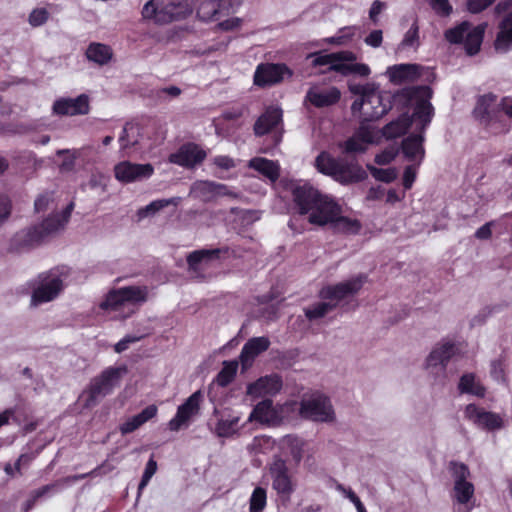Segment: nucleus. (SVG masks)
Here are the masks:
<instances>
[{"label":"nucleus","instance_id":"f257e3e1","mask_svg":"<svg viewBox=\"0 0 512 512\" xmlns=\"http://www.w3.org/2000/svg\"><path fill=\"white\" fill-rule=\"evenodd\" d=\"M407 94L413 106L412 123L417 133L404 139L402 151L407 160L420 166L425 155L423 133L434 117V107L430 102L432 91L427 86H420L409 90Z\"/></svg>","mask_w":512,"mask_h":512},{"label":"nucleus","instance_id":"f03ea898","mask_svg":"<svg viewBox=\"0 0 512 512\" xmlns=\"http://www.w3.org/2000/svg\"><path fill=\"white\" fill-rule=\"evenodd\" d=\"M292 196L296 210L300 215H305L310 224L330 225L341 213V206L333 197L322 194L308 184L294 186Z\"/></svg>","mask_w":512,"mask_h":512},{"label":"nucleus","instance_id":"7ed1b4c3","mask_svg":"<svg viewBox=\"0 0 512 512\" xmlns=\"http://www.w3.org/2000/svg\"><path fill=\"white\" fill-rule=\"evenodd\" d=\"M452 488L450 499L456 512H471L476 507L475 485L469 467L460 462L450 463Z\"/></svg>","mask_w":512,"mask_h":512},{"label":"nucleus","instance_id":"20e7f679","mask_svg":"<svg viewBox=\"0 0 512 512\" xmlns=\"http://www.w3.org/2000/svg\"><path fill=\"white\" fill-rule=\"evenodd\" d=\"M147 299V287L127 286L109 291L100 307L103 310L116 313V316L120 318H127Z\"/></svg>","mask_w":512,"mask_h":512},{"label":"nucleus","instance_id":"39448f33","mask_svg":"<svg viewBox=\"0 0 512 512\" xmlns=\"http://www.w3.org/2000/svg\"><path fill=\"white\" fill-rule=\"evenodd\" d=\"M192 11L191 0H148L143 5L141 16L155 24H169L186 18Z\"/></svg>","mask_w":512,"mask_h":512},{"label":"nucleus","instance_id":"423d86ee","mask_svg":"<svg viewBox=\"0 0 512 512\" xmlns=\"http://www.w3.org/2000/svg\"><path fill=\"white\" fill-rule=\"evenodd\" d=\"M350 91L359 95V99L352 104V111L360 112L361 116L367 121L382 117L390 108L387 97L381 93L375 84L351 85Z\"/></svg>","mask_w":512,"mask_h":512},{"label":"nucleus","instance_id":"0eeeda50","mask_svg":"<svg viewBox=\"0 0 512 512\" xmlns=\"http://www.w3.org/2000/svg\"><path fill=\"white\" fill-rule=\"evenodd\" d=\"M68 277L67 269H52L41 273L31 281L30 306L37 307L41 304L55 300L64 288Z\"/></svg>","mask_w":512,"mask_h":512},{"label":"nucleus","instance_id":"6e6552de","mask_svg":"<svg viewBox=\"0 0 512 512\" xmlns=\"http://www.w3.org/2000/svg\"><path fill=\"white\" fill-rule=\"evenodd\" d=\"M317 170L334 180L349 184L362 181L366 178L365 170L357 164H346L332 158L328 153L322 152L315 160Z\"/></svg>","mask_w":512,"mask_h":512},{"label":"nucleus","instance_id":"1a4fd4ad","mask_svg":"<svg viewBox=\"0 0 512 512\" xmlns=\"http://www.w3.org/2000/svg\"><path fill=\"white\" fill-rule=\"evenodd\" d=\"M299 414L302 418L314 422L331 423L336 419L331 400L319 392L303 396L300 401Z\"/></svg>","mask_w":512,"mask_h":512},{"label":"nucleus","instance_id":"9d476101","mask_svg":"<svg viewBox=\"0 0 512 512\" xmlns=\"http://www.w3.org/2000/svg\"><path fill=\"white\" fill-rule=\"evenodd\" d=\"M70 212H63L55 214L47 218L40 226L31 229L23 230L17 233L14 237V242L18 247L26 248L32 247L45 238V236L58 231L63 228L68 222Z\"/></svg>","mask_w":512,"mask_h":512},{"label":"nucleus","instance_id":"9b49d317","mask_svg":"<svg viewBox=\"0 0 512 512\" xmlns=\"http://www.w3.org/2000/svg\"><path fill=\"white\" fill-rule=\"evenodd\" d=\"M127 372L126 367H109L100 376L93 379L89 389L83 393L84 406L90 408L98 402L99 398L112 392L119 385L122 376Z\"/></svg>","mask_w":512,"mask_h":512},{"label":"nucleus","instance_id":"f8f14e48","mask_svg":"<svg viewBox=\"0 0 512 512\" xmlns=\"http://www.w3.org/2000/svg\"><path fill=\"white\" fill-rule=\"evenodd\" d=\"M486 24L472 26L469 22L464 21L461 24L448 29L445 32V38L452 44H463L468 55H475L479 52Z\"/></svg>","mask_w":512,"mask_h":512},{"label":"nucleus","instance_id":"ddd939ff","mask_svg":"<svg viewBox=\"0 0 512 512\" xmlns=\"http://www.w3.org/2000/svg\"><path fill=\"white\" fill-rule=\"evenodd\" d=\"M459 352L458 345L451 340H442L430 351L424 361V369L436 380L444 379L449 361Z\"/></svg>","mask_w":512,"mask_h":512},{"label":"nucleus","instance_id":"4468645a","mask_svg":"<svg viewBox=\"0 0 512 512\" xmlns=\"http://www.w3.org/2000/svg\"><path fill=\"white\" fill-rule=\"evenodd\" d=\"M366 281L367 276L365 274H358L336 285L324 287L320 292V297L338 304L341 300L357 294Z\"/></svg>","mask_w":512,"mask_h":512},{"label":"nucleus","instance_id":"2eb2a0df","mask_svg":"<svg viewBox=\"0 0 512 512\" xmlns=\"http://www.w3.org/2000/svg\"><path fill=\"white\" fill-rule=\"evenodd\" d=\"M269 474L272 479V488L278 494L290 496L294 492L295 482L284 459L275 457L270 464Z\"/></svg>","mask_w":512,"mask_h":512},{"label":"nucleus","instance_id":"dca6fc26","mask_svg":"<svg viewBox=\"0 0 512 512\" xmlns=\"http://www.w3.org/2000/svg\"><path fill=\"white\" fill-rule=\"evenodd\" d=\"M286 405H273L272 400L259 402L248 417V422H258L265 425H277L285 417Z\"/></svg>","mask_w":512,"mask_h":512},{"label":"nucleus","instance_id":"f3484780","mask_svg":"<svg viewBox=\"0 0 512 512\" xmlns=\"http://www.w3.org/2000/svg\"><path fill=\"white\" fill-rule=\"evenodd\" d=\"M154 173L151 164H138L130 161H122L115 165V178L121 183H132L150 178Z\"/></svg>","mask_w":512,"mask_h":512},{"label":"nucleus","instance_id":"a211bd4d","mask_svg":"<svg viewBox=\"0 0 512 512\" xmlns=\"http://www.w3.org/2000/svg\"><path fill=\"white\" fill-rule=\"evenodd\" d=\"M291 76L292 71L284 64H259L254 73V84L259 87L271 86Z\"/></svg>","mask_w":512,"mask_h":512},{"label":"nucleus","instance_id":"6ab92c4d","mask_svg":"<svg viewBox=\"0 0 512 512\" xmlns=\"http://www.w3.org/2000/svg\"><path fill=\"white\" fill-rule=\"evenodd\" d=\"M495 10L499 14L507 13L500 24V30L494 44L498 52L505 53L512 48V0L498 3Z\"/></svg>","mask_w":512,"mask_h":512},{"label":"nucleus","instance_id":"aec40b11","mask_svg":"<svg viewBox=\"0 0 512 512\" xmlns=\"http://www.w3.org/2000/svg\"><path fill=\"white\" fill-rule=\"evenodd\" d=\"M203 395L200 390L194 392L188 399L178 407L176 415L169 421L168 426L172 431H178L182 425L187 423L200 410Z\"/></svg>","mask_w":512,"mask_h":512},{"label":"nucleus","instance_id":"412c9836","mask_svg":"<svg viewBox=\"0 0 512 512\" xmlns=\"http://www.w3.org/2000/svg\"><path fill=\"white\" fill-rule=\"evenodd\" d=\"M464 415L478 427L487 430H498L504 426V420L499 414L485 411L474 404L465 407Z\"/></svg>","mask_w":512,"mask_h":512},{"label":"nucleus","instance_id":"4be33fe9","mask_svg":"<svg viewBox=\"0 0 512 512\" xmlns=\"http://www.w3.org/2000/svg\"><path fill=\"white\" fill-rule=\"evenodd\" d=\"M377 139L378 132L374 127L362 125L352 137L345 141L344 151L347 153L363 152L369 144L376 142Z\"/></svg>","mask_w":512,"mask_h":512},{"label":"nucleus","instance_id":"5701e85b","mask_svg":"<svg viewBox=\"0 0 512 512\" xmlns=\"http://www.w3.org/2000/svg\"><path fill=\"white\" fill-rule=\"evenodd\" d=\"M89 109V97L86 94L76 98H62L53 104L54 113L59 115H85Z\"/></svg>","mask_w":512,"mask_h":512},{"label":"nucleus","instance_id":"b1692460","mask_svg":"<svg viewBox=\"0 0 512 512\" xmlns=\"http://www.w3.org/2000/svg\"><path fill=\"white\" fill-rule=\"evenodd\" d=\"M282 388V380L277 375H267L247 386L246 393L253 398L276 395Z\"/></svg>","mask_w":512,"mask_h":512},{"label":"nucleus","instance_id":"393cba45","mask_svg":"<svg viewBox=\"0 0 512 512\" xmlns=\"http://www.w3.org/2000/svg\"><path fill=\"white\" fill-rule=\"evenodd\" d=\"M206 157V152L196 144L183 145L176 153L169 156L171 163L183 166L194 167L201 163Z\"/></svg>","mask_w":512,"mask_h":512},{"label":"nucleus","instance_id":"a878e982","mask_svg":"<svg viewBox=\"0 0 512 512\" xmlns=\"http://www.w3.org/2000/svg\"><path fill=\"white\" fill-rule=\"evenodd\" d=\"M270 346V340L265 337H254L249 339L243 346L239 359L243 370L249 369L255 358L266 351Z\"/></svg>","mask_w":512,"mask_h":512},{"label":"nucleus","instance_id":"bb28decb","mask_svg":"<svg viewBox=\"0 0 512 512\" xmlns=\"http://www.w3.org/2000/svg\"><path fill=\"white\" fill-rule=\"evenodd\" d=\"M341 93L336 87L321 88L312 86L307 91L306 101H309L317 108L327 107L335 104L340 99Z\"/></svg>","mask_w":512,"mask_h":512},{"label":"nucleus","instance_id":"cd10ccee","mask_svg":"<svg viewBox=\"0 0 512 512\" xmlns=\"http://www.w3.org/2000/svg\"><path fill=\"white\" fill-rule=\"evenodd\" d=\"M421 66L417 64H397L387 68L386 75L395 84L414 81L421 75Z\"/></svg>","mask_w":512,"mask_h":512},{"label":"nucleus","instance_id":"c85d7f7f","mask_svg":"<svg viewBox=\"0 0 512 512\" xmlns=\"http://www.w3.org/2000/svg\"><path fill=\"white\" fill-rule=\"evenodd\" d=\"M158 408L152 404L144 408L140 413L127 418L119 425V431L122 435L130 434L147 423L149 420L156 417Z\"/></svg>","mask_w":512,"mask_h":512},{"label":"nucleus","instance_id":"c756f323","mask_svg":"<svg viewBox=\"0 0 512 512\" xmlns=\"http://www.w3.org/2000/svg\"><path fill=\"white\" fill-rule=\"evenodd\" d=\"M505 102H509V100L503 99L498 103L496 96L492 94L483 95L478 99L474 114L480 120L490 121L496 117V112L499 108L503 110Z\"/></svg>","mask_w":512,"mask_h":512},{"label":"nucleus","instance_id":"7c9ffc66","mask_svg":"<svg viewBox=\"0 0 512 512\" xmlns=\"http://www.w3.org/2000/svg\"><path fill=\"white\" fill-rule=\"evenodd\" d=\"M282 121V110L277 107H269L257 119L254 132L257 136L265 135L275 129Z\"/></svg>","mask_w":512,"mask_h":512},{"label":"nucleus","instance_id":"2f4dec72","mask_svg":"<svg viewBox=\"0 0 512 512\" xmlns=\"http://www.w3.org/2000/svg\"><path fill=\"white\" fill-rule=\"evenodd\" d=\"M198 17L203 21L219 20L221 16L228 14L226 0H203L200 2Z\"/></svg>","mask_w":512,"mask_h":512},{"label":"nucleus","instance_id":"473e14b6","mask_svg":"<svg viewBox=\"0 0 512 512\" xmlns=\"http://www.w3.org/2000/svg\"><path fill=\"white\" fill-rule=\"evenodd\" d=\"M277 446L282 455L291 457L295 463L302 460L305 442L300 437L286 435L278 440Z\"/></svg>","mask_w":512,"mask_h":512},{"label":"nucleus","instance_id":"72a5a7b5","mask_svg":"<svg viewBox=\"0 0 512 512\" xmlns=\"http://www.w3.org/2000/svg\"><path fill=\"white\" fill-rule=\"evenodd\" d=\"M97 471V469L89 472V473H85V474H79V475H73V476H68L62 480H59L57 481L56 483H53V484H49V485H46V486H43L41 488H39L38 490L34 491L31 499L27 500V502L25 503V507H24V510L25 512H27L28 510H30L32 508V506L34 505L35 501L50 493V492H53V491H56L58 487L60 486H63V485H69L71 483H74L76 481H79V480H82V479H85L86 477L90 476V475H93L95 474Z\"/></svg>","mask_w":512,"mask_h":512},{"label":"nucleus","instance_id":"f704fd0d","mask_svg":"<svg viewBox=\"0 0 512 512\" xmlns=\"http://www.w3.org/2000/svg\"><path fill=\"white\" fill-rule=\"evenodd\" d=\"M219 250H198L190 253L187 262L190 270L201 272L209 268L218 259Z\"/></svg>","mask_w":512,"mask_h":512},{"label":"nucleus","instance_id":"c9c22d12","mask_svg":"<svg viewBox=\"0 0 512 512\" xmlns=\"http://www.w3.org/2000/svg\"><path fill=\"white\" fill-rule=\"evenodd\" d=\"M226 189V186L222 184L211 181H198L193 184L191 193L204 201H208L216 195H224Z\"/></svg>","mask_w":512,"mask_h":512},{"label":"nucleus","instance_id":"e433bc0d","mask_svg":"<svg viewBox=\"0 0 512 512\" xmlns=\"http://www.w3.org/2000/svg\"><path fill=\"white\" fill-rule=\"evenodd\" d=\"M248 167L267 177L271 182H275L280 175L279 164L263 157L252 158L248 163Z\"/></svg>","mask_w":512,"mask_h":512},{"label":"nucleus","instance_id":"4c0bfd02","mask_svg":"<svg viewBox=\"0 0 512 512\" xmlns=\"http://www.w3.org/2000/svg\"><path fill=\"white\" fill-rule=\"evenodd\" d=\"M86 57L89 61L103 66L110 62L113 57V51L106 44L93 42L87 47Z\"/></svg>","mask_w":512,"mask_h":512},{"label":"nucleus","instance_id":"58836bf2","mask_svg":"<svg viewBox=\"0 0 512 512\" xmlns=\"http://www.w3.org/2000/svg\"><path fill=\"white\" fill-rule=\"evenodd\" d=\"M458 390L461 394H471L477 397H484L486 389L473 373H465L458 383Z\"/></svg>","mask_w":512,"mask_h":512},{"label":"nucleus","instance_id":"ea45409f","mask_svg":"<svg viewBox=\"0 0 512 512\" xmlns=\"http://www.w3.org/2000/svg\"><path fill=\"white\" fill-rule=\"evenodd\" d=\"M180 202L179 197H172L168 199H157L149 203L148 205L140 208L137 212L138 218L144 219L156 215L159 211L169 205L177 206Z\"/></svg>","mask_w":512,"mask_h":512},{"label":"nucleus","instance_id":"a19ab883","mask_svg":"<svg viewBox=\"0 0 512 512\" xmlns=\"http://www.w3.org/2000/svg\"><path fill=\"white\" fill-rule=\"evenodd\" d=\"M409 125L413 126L412 117L409 118L408 116L403 115L396 121H392L386 125L383 128L382 133L386 138H395L404 134Z\"/></svg>","mask_w":512,"mask_h":512},{"label":"nucleus","instance_id":"79ce46f5","mask_svg":"<svg viewBox=\"0 0 512 512\" xmlns=\"http://www.w3.org/2000/svg\"><path fill=\"white\" fill-rule=\"evenodd\" d=\"M317 302L307 308L304 309L305 316L309 320H316L326 316L329 312H331L337 304L331 300H324Z\"/></svg>","mask_w":512,"mask_h":512},{"label":"nucleus","instance_id":"37998d69","mask_svg":"<svg viewBox=\"0 0 512 512\" xmlns=\"http://www.w3.org/2000/svg\"><path fill=\"white\" fill-rule=\"evenodd\" d=\"M330 225L339 232L351 234L357 233L361 228L358 220L343 216L342 212L333 219Z\"/></svg>","mask_w":512,"mask_h":512},{"label":"nucleus","instance_id":"c03bdc74","mask_svg":"<svg viewBox=\"0 0 512 512\" xmlns=\"http://www.w3.org/2000/svg\"><path fill=\"white\" fill-rule=\"evenodd\" d=\"M419 44V27L416 23H413L404 34V37L398 46V50H416Z\"/></svg>","mask_w":512,"mask_h":512},{"label":"nucleus","instance_id":"a18cd8bd","mask_svg":"<svg viewBox=\"0 0 512 512\" xmlns=\"http://www.w3.org/2000/svg\"><path fill=\"white\" fill-rule=\"evenodd\" d=\"M240 417L233 416L218 421L215 432L219 437H230L238 431Z\"/></svg>","mask_w":512,"mask_h":512},{"label":"nucleus","instance_id":"49530a36","mask_svg":"<svg viewBox=\"0 0 512 512\" xmlns=\"http://www.w3.org/2000/svg\"><path fill=\"white\" fill-rule=\"evenodd\" d=\"M237 369H238L237 361H225L223 363V367H222L221 371L218 373V375L216 377L217 384L222 387L227 386L234 379Z\"/></svg>","mask_w":512,"mask_h":512},{"label":"nucleus","instance_id":"de8ad7c7","mask_svg":"<svg viewBox=\"0 0 512 512\" xmlns=\"http://www.w3.org/2000/svg\"><path fill=\"white\" fill-rule=\"evenodd\" d=\"M267 505V492L262 487H256L249 499V512H263Z\"/></svg>","mask_w":512,"mask_h":512},{"label":"nucleus","instance_id":"09e8293b","mask_svg":"<svg viewBox=\"0 0 512 512\" xmlns=\"http://www.w3.org/2000/svg\"><path fill=\"white\" fill-rule=\"evenodd\" d=\"M356 30L355 26L343 27L334 36L328 37L324 41L331 45H345L352 40Z\"/></svg>","mask_w":512,"mask_h":512},{"label":"nucleus","instance_id":"8fccbe9b","mask_svg":"<svg viewBox=\"0 0 512 512\" xmlns=\"http://www.w3.org/2000/svg\"><path fill=\"white\" fill-rule=\"evenodd\" d=\"M350 60H357V55L352 51L345 50L333 52L331 66L329 67V70L338 73L337 67L345 65V62Z\"/></svg>","mask_w":512,"mask_h":512},{"label":"nucleus","instance_id":"3c124183","mask_svg":"<svg viewBox=\"0 0 512 512\" xmlns=\"http://www.w3.org/2000/svg\"><path fill=\"white\" fill-rule=\"evenodd\" d=\"M49 17L50 13L46 8L37 7L28 15V23L34 28L40 27L48 21Z\"/></svg>","mask_w":512,"mask_h":512},{"label":"nucleus","instance_id":"603ef678","mask_svg":"<svg viewBox=\"0 0 512 512\" xmlns=\"http://www.w3.org/2000/svg\"><path fill=\"white\" fill-rule=\"evenodd\" d=\"M372 176L380 181L389 183L397 178V170L395 168H376L373 166L368 167Z\"/></svg>","mask_w":512,"mask_h":512},{"label":"nucleus","instance_id":"864d4df0","mask_svg":"<svg viewBox=\"0 0 512 512\" xmlns=\"http://www.w3.org/2000/svg\"><path fill=\"white\" fill-rule=\"evenodd\" d=\"M137 131V128L131 124H126L123 127L122 133L119 136V143L121 149H126L130 146H133L137 143V140L133 137L134 133Z\"/></svg>","mask_w":512,"mask_h":512},{"label":"nucleus","instance_id":"5fc2aeb1","mask_svg":"<svg viewBox=\"0 0 512 512\" xmlns=\"http://www.w3.org/2000/svg\"><path fill=\"white\" fill-rule=\"evenodd\" d=\"M58 156H64L62 162L60 163V169L62 171H70L73 169L75 160H76V152L71 150H58Z\"/></svg>","mask_w":512,"mask_h":512},{"label":"nucleus","instance_id":"6e6d98bb","mask_svg":"<svg viewBox=\"0 0 512 512\" xmlns=\"http://www.w3.org/2000/svg\"><path fill=\"white\" fill-rule=\"evenodd\" d=\"M156 470H157V463L154 459L151 458L146 464L142 479L139 483V487H138L139 492H141L147 486L150 479L156 473Z\"/></svg>","mask_w":512,"mask_h":512},{"label":"nucleus","instance_id":"4d7b16f0","mask_svg":"<svg viewBox=\"0 0 512 512\" xmlns=\"http://www.w3.org/2000/svg\"><path fill=\"white\" fill-rule=\"evenodd\" d=\"M337 490L355 505L357 512L366 510L360 498L350 488H346L343 485H338Z\"/></svg>","mask_w":512,"mask_h":512},{"label":"nucleus","instance_id":"13d9d810","mask_svg":"<svg viewBox=\"0 0 512 512\" xmlns=\"http://www.w3.org/2000/svg\"><path fill=\"white\" fill-rule=\"evenodd\" d=\"M12 211V203L6 194H0V226L7 221Z\"/></svg>","mask_w":512,"mask_h":512},{"label":"nucleus","instance_id":"bf43d9fd","mask_svg":"<svg viewBox=\"0 0 512 512\" xmlns=\"http://www.w3.org/2000/svg\"><path fill=\"white\" fill-rule=\"evenodd\" d=\"M417 163L408 165L403 173V186L405 189H410L416 179L418 171Z\"/></svg>","mask_w":512,"mask_h":512},{"label":"nucleus","instance_id":"052dcab7","mask_svg":"<svg viewBox=\"0 0 512 512\" xmlns=\"http://www.w3.org/2000/svg\"><path fill=\"white\" fill-rule=\"evenodd\" d=\"M432 9L442 15H448L452 11V7L448 0H428Z\"/></svg>","mask_w":512,"mask_h":512},{"label":"nucleus","instance_id":"680f3d73","mask_svg":"<svg viewBox=\"0 0 512 512\" xmlns=\"http://www.w3.org/2000/svg\"><path fill=\"white\" fill-rule=\"evenodd\" d=\"M141 338L142 336L127 335L115 344L114 350L117 353L124 352L130 344L138 342Z\"/></svg>","mask_w":512,"mask_h":512},{"label":"nucleus","instance_id":"e2e57ef3","mask_svg":"<svg viewBox=\"0 0 512 512\" xmlns=\"http://www.w3.org/2000/svg\"><path fill=\"white\" fill-rule=\"evenodd\" d=\"M383 41V32L382 30H373L371 31L366 38L364 39V42L373 48H378L381 46Z\"/></svg>","mask_w":512,"mask_h":512},{"label":"nucleus","instance_id":"0e129e2a","mask_svg":"<svg viewBox=\"0 0 512 512\" xmlns=\"http://www.w3.org/2000/svg\"><path fill=\"white\" fill-rule=\"evenodd\" d=\"M490 374L491 377L496 381L504 380V364L501 360L497 359L491 362Z\"/></svg>","mask_w":512,"mask_h":512},{"label":"nucleus","instance_id":"69168bd1","mask_svg":"<svg viewBox=\"0 0 512 512\" xmlns=\"http://www.w3.org/2000/svg\"><path fill=\"white\" fill-rule=\"evenodd\" d=\"M308 58L312 59L313 66L329 65V67H330L331 61H332V53H329V54L314 53V54L308 55Z\"/></svg>","mask_w":512,"mask_h":512},{"label":"nucleus","instance_id":"338daca9","mask_svg":"<svg viewBox=\"0 0 512 512\" xmlns=\"http://www.w3.org/2000/svg\"><path fill=\"white\" fill-rule=\"evenodd\" d=\"M395 156H396L395 149H393V148L386 149L383 152H381L380 154L376 155L375 161L379 165H386V164L390 163L391 161H393Z\"/></svg>","mask_w":512,"mask_h":512},{"label":"nucleus","instance_id":"774afa93","mask_svg":"<svg viewBox=\"0 0 512 512\" xmlns=\"http://www.w3.org/2000/svg\"><path fill=\"white\" fill-rule=\"evenodd\" d=\"M213 163L220 169L229 170L235 167V161L229 156L219 155L213 159Z\"/></svg>","mask_w":512,"mask_h":512}]
</instances>
